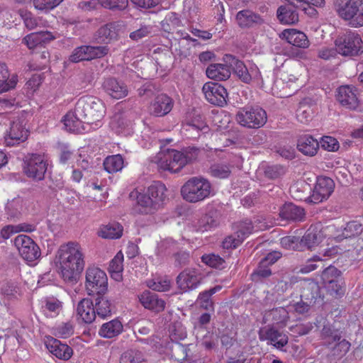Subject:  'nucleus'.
<instances>
[{
    "instance_id": "dca6fc26",
    "label": "nucleus",
    "mask_w": 363,
    "mask_h": 363,
    "mask_svg": "<svg viewBox=\"0 0 363 363\" xmlns=\"http://www.w3.org/2000/svg\"><path fill=\"white\" fill-rule=\"evenodd\" d=\"M202 91L206 100L211 104L218 106H223L226 104L228 92L221 84L207 82L203 86Z\"/></svg>"
},
{
    "instance_id": "5fc2aeb1",
    "label": "nucleus",
    "mask_w": 363,
    "mask_h": 363,
    "mask_svg": "<svg viewBox=\"0 0 363 363\" xmlns=\"http://www.w3.org/2000/svg\"><path fill=\"white\" fill-rule=\"evenodd\" d=\"M99 4L105 9L123 11L128 6V0H98Z\"/></svg>"
},
{
    "instance_id": "bb28decb",
    "label": "nucleus",
    "mask_w": 363,
    "mask_h": 363,
    "mask_svg": "<svg viewBox=\"0 0 363 363\" xmlns=\"http://www.w3.org/2000/svg\"><path fill=\"white\" fill-rule=\"evenodd\" d=\"M46 347L52 354L60 359L68 360L73 354L69 346L52 337L48 340Z\"/></svg>"
},
{
    "instance_id": "e433bc0d",
    "label": "nucleus",
    "mask_w": 363,
    "mask_h": 363,
    "mask_svg": "<svg viewBox=\"0 0 363 363\" xmlns=\"http://www.w3.org/2000/svg\"><path fill=\"white\" fill-rule=\"evenodd\" d=\"M17 84V76L10 77L8 68L5 64H0V93L13 89Z\"/></svg>"
},
{
    "instance_id": "f257e3e1",
    "label": "nucleus",
    "mask_w": 363,
    "mask_h": 363,
    "mask_svg": "<svg viewBox=\"0 0 363 363\" xmlns=\"http://www.w3.org/2000/svg\"><path fill=\"white\" fill-rule=\"evenodd\" d=\"M105 114L106 106L101 100L84 96L77 101L74 112L67 113L62 121L68 131L84 133L101 126Z\"/></svg>"
},
{
    "instance_id": "9d476101",
    "label": "nucleus",
    "mask_w": 363,
    "mask_h": 363,
    "mask_svg": "<svg viewBox=\"0 0 363 363\" xmlns=\"http://www.w3.org/2000/svg\"><path fill=\"white\" fill-rule=\"evenodd\" d=\"M336 51L343 56H357L363 52V43L355 33L347 32L335 40Z\"/></svg>"
},
{
    "instance_id": "13d9d810",
    "label": "nucleus",
    "mask_w": 363,
    "mask_h": 363,
    "mask_svg": "<svg viewBox=\"0 0 363 363\" xmlns=\"http://www.w3.org/2000/svg\"><path fill=\"white\" fill-rule=\"evenodd\" d=\"M201 260L203 263L213 268L223 269L225 267V260L217 255H204L202 256Z\"/></svg>"
},
{
    "instance_id": "2f4dec72",
    "label": "nucleus",
    "mask_w": 363,
    "mask_h": 363,
    "mask_svg": "<svg viewBox=\"0 0 363 363\" xmlns=\"http://www.w3.org/2000/svg\"><path fill=\"white\" fill-rule=\"evenodd\" d=\"M77 313L84 323H92L96 318L93 301L89 298H83L78 303Z\"/></svg>"
},
{
    "instance_id": "4468645a",
    "label": "nucleus",
    "mask_w": 363,
    "mask_h": 363,
    "mask_svg": "<svg viewBox=\"0 0 363 363\" xmlns=\"http://www.w3.org/2000/svg\"><path fill=\"white\" fill-rule=\"evenodd\" d=\"M14 245L22 258L28 262H33L40 257L38 245L28 235H19L14 239Z\"/></svg>"
},
{
    "instance_id": "20e7f679",
    "label": "nucleus",
    "mask_w": 363,
    "mask_h": 363,
    "mask_svg": "<svg viewBox=\"0 0 363 363\" xmlns=\"http://www.w3.org/2000/svg\"><path fill=\"white\" fill-rule=\"evenodd\" d=\"M167 189L161 182H155L137 196L136 211L142 214L154 213L162 205Z\"/></svg>"
},
{
    "instance_id": "423d86ee",
    "label": "nucleus",
    "mask_w": 363,
    "mask_h": 363,
    "mask_svg": "<svg viewBox=\"0 0 363 363\" xmlns=\"http://www.w3.org/2000/svg\"><path fill=\"white\" fill-rule=\"evenodd\" d=\"M211 191V184L207 179L203 177H194L182 186L181 194L185 201L196 203L208 198Z\"/></svg>"
},
{
    "instance_id": "f704fd0d",
    "label": "nucleus",
    "mask_w": 363,
    "mask_h": 363,
    "mask_svg": "<svg viewBox=\"0 0 363 363\" xmlns=\"http://www.w3.org/2000/svg\"><path fill=\"white\" fill-rule=\"evenodd\" d=\"M293 5L280 6L277 11V16L282 24L291 25L298 21V14L292 8Z\"/></svg>"
},
{
    "instance_id": "a878e982",
    "label": "nucleus",
    "mask_w": 363,
    "mask_h": 363,
    "mask_svg": "<svg viewBox=\"0 0 363 363\" xmlns=\"http://www.w3.org/2000/svg\"><path fill=\"white\" fill-rule=\"evenodd\" d=\"M319 147V142L311 135H303L298 139L297 148L305 155L310 157L315 155Z\"/></svg>"
},
{
    "instance_id": "4d7b16f0",
    "label": "nucleus",
    "mask_w": 363,
    "mask_h": 363,
    "mask_svg": "<svg viewBox=\"0 0 363 363\" xmlns=\"http://www.w3.org/2000/svg\"><path fill=\"white\" fill-rule=\"evenodd\" d=\"M252 224L255 231L264 230L274 224V220L269 218H267L263 215H259L254 218Z\"/></svg>"
},
{
    "instance_id": "338daca9",
    "label": "nucleus",
    "mask_w": 363,
    "mask_h": 363,
    "mask_svg": "<svg viewBox=\"0 0 363 363\" xmlns=\"http://www.w3.org/2000/svg\"><path fill=\"white\" fill-rule=\"evenodd\" d=\"M243 241V236L238 235L235 233L234 235H229L223 241V247L224 249H230L237 247Z\"/></svg>"
},
{
    "instance_id": "0e129e2a",
    "label": "nucleus",
    "mask_w": 363,
    "mask_h": 363,
    "mask_svg": "<svg viewBox=\"0 0 363 363\" xmlns=\"http://www.w3.org/2000/svg\"><path fill=\"white\" fill-rule=\"evenodd\" d=\"M123 255L121 252H118L110 262L109 272H122L123 269Z\"/></svg>"
},
{
    "instance_id": "c03bdc74",
    "label": "nucleus",
    "mask_w": 363,
    "mask_h": 363,
    "mask_svg": "<svg viewBox=\"0 0 363 363\" xmlns=\"http://www.w3.org/2000/svg\"><path fill=\"white\" fill-rule=\"evenodd\" d=\"M123 230V228L121 224L112 223L102 227L99 235L106 239H118L122 236Z\"/></svg>"
},
{
    "instance_id": "39448f33",
    "label": "nucleus",
    "mask_w": 363,
    "mask_h": 363,
    "mask_svg": "<svg viewBox=\"0 0 363 363\" xmlns=\"http://www.w3.org/2000/svg\"><path fill=\"white\" fill-rule=\"evenodd\" d=\"M323 345L330 350V356L340 359L350 350L351 344L343 338L342 332L330 325H324L320 332Z\"/></svg>"
},
{
    "instance_id": "a211bd4d",
    "label": "nucleus",
    "mask_w": 363,
    "mask_h": 363,
    "mask_svg": "<svg viewBox=\"0 0 363 363\" xmlns=\"http://www.w3.org/2000/svg\"><path fill=\"white\" fill-rule=\"evenodd\" d=\"M336 99L346 109L357 111L360 102L357 95V89L350 86H341L337 90Z\"/></svg>"
},
{
    "instance_id": "69168bd1",
    "label": "nucleus",
    "mask_w": 363,
    "mask_h": 363,
    "mask_svg": "<svg viewBox=\"0 0 363 363\" xmlns=\"http://www.w3.org/2000/svg\"><path fill=\"white\" fill-rule=\"evenodd\" d=\"M57 148L60 162L63 164H67L72 157V151L67 145L64 143H59Z\"/></svg>"
},
{
    "instance_id": "4be33fe9",
    "label": "nucleus",
    "mask_w": 363,
    "mask_h": 363,
    "mask_svg": "<svg viewBox=\"0 0 363 363\" xmlns=\"http://www.w3.org/2000/svg\"><path fill=\"white\" fill-rule=\"evenodd\" d=\"M235 21L241 28H251L261 26L264 23V18L257 13L249 9L238 11Z\"/></svg>"
},
{
    "instance_id": "79ce46f5",
    "label": "nucleus",
    "mask_w": 363,
    "mask_h": 363,
    "mask_svg": "<svg viewBox=\"0 0 363 363\" xmlns=\"http://www.w3.org/2000/svg\"><path fill=\"white\" fill-rule=\"evenodd\" d=\"M221 286L217 285L208 290H206L199 294L197 303L199 306L205 310H213V302L211 296L221 289Z\"/></svg>"
},
{
    "instance_id": "a18cd8bd",
    "label": "nucleus",
    "mask_w": 363,
    "mask_h": 363,
    "mask_svg": "<svg viewBox=\"0 0 363 363\" xmlns=\"http://www.w3.org/2000/svg\"><path fill=\"white\" fill-rule=\"evenodd\" d=\"M267 316L272 320L274 324L278 325L280 327L286 326L289 319L287 310L283 307L273 308L269 311Z\"/></svg>"
},
{
    "instance_id": "c85d7f7f",
    "label": "nucleus",
    "mask_w": 363,
    "mask_h": 363,
    "mask_svg": "<svg viewBox=\"0 0 363 363\" xmlns=\"http://www.w3.org/2000/svg\"><path fill=\"white\" fill-rule=\"evenodd\" d=\"M280 37L296 47L306 48L309 46V40L306 34L295 29L284 30Z\"/></svg>"
},
{
    "instance_id": "aec40b11",
    "label": "nucleus",
    "mask_w": 363,
    "mask_h": 363,
    "mask_svg": "<svg viewBox=\"0 0 363 363\" xmlns=\"http://www.w3.org/2000/svg\"><path fill=\"white\" fill-rule=\"evenodd\" d=\"M121 28L120 22H111L101 26L94 34V40L98 43H110L116 40Z\"/></svg>"
},
{
    "instance_id": "b1692460",
    "label": "nucleus",
    "mask_w": 363,
    "mask_h": 363,
    "mask_svg": "<svg viewBox=\"0 0 363 363\" xmlns=\"http://www.w3.org/2000/svg\"><path fill=\"white\" fill-rule=\"evenodd\" d=\"M28 130L21 122H13L10 127L8 135L5 138L7 146H13L24 142L28 138Z\"/></svg>"
},
{
    "instance_id": "72a5a7b5",
    "label": "nucleus",
    "mask_w": 363,
    "mask_h": 363,
    "mask_svg": "<svg viewBox=\"0 0 363 363\" xmlns=\"http://www.w3.org/2000/svg\"><path fill=\"white\" fill-rule=\"evenodd\" d=\"M323 234L319 228L311 225L301 238V244L306 247L307 249H312L318 245L323 241Z\"/></svg>"
},
{
    "instance_id": "6ab92c4d",
    "label": "nucleus",
    "mask_w": 363,
    "mask_h": 363,
    "mask_svg": "<svg viewBox=\"0 0 363 363\" xmlns=\"http://www.w3.org/2000/svg\"><path fill=\"white\" fill-rule=\"evenodd\" d=\"M259 337L262 341H268V344L273 345L278 350H281L288 344V335L274 326L262 328L259 331Z\"/></svg>"
},
{
    "instance_id": "1a4fd4ad",
    "label": "nucleus",
    "mask_w": 363,
    "mask_h": 363,
    "mask_svg": "<svg viewBox=\"0 0 363 363\" xmlns=\"http://www.w3.org/2000/svg\"><path fill=\"white\" fill-rule=\"evenodd\" d=\"M48 166V160L45 155L31 153L24 157L23 172L34 181L39 182L45 179Z\"/></svg>"
},
{
    "instance_id": "393cba45",
    "label": "nucleus",
    "mask_w": 363,
    "mask_h": 363,
    "mask_svg": "<svg viewBox=\"0 0 363 363\" xmlns=\"http://www.w3.org/2000/svg\"><path fill=\"white\" fill-rule=\"evenodd\" d=\"M105 92L115 99H121L128 95L127 86L115 78H108L103 84Z\"/></svg>"
},
{
    "instance_id": "680f3d73",
    "label": "nucleus",
    "mask_w": 363,
    "mask_h": 363,
    "mask_svg": "<svg viewBox=\"0 0 363 363\" xmlns=\"http://www.w3.org/2000/svg\"><path fill=\"white\" fill-rule=\"evenodd\" d=\"M18 13L21 18L23 19L25 26L28 29L33 30L37 26V19L30 11L25 9H19Z\"/></svg>"
},
{
    "instance_id": "864d4df0",
    "label": "nucleus",
    "mask_w": 363,
    "mask_h": 363,
    "mask_svg": "<svg viewBox=\"0 0 363 363\" xmlns=\"http://www.w3.org/2000/svg\"><path fill=\"white\" fill-rule=\"evenodd\" d=\"M362 230L363 227L361 223L357 221H351L347 223L342 230V235L345 238H350L359 235Z\"/></svg>"
},
{
    "instance_id": "de8ad7c7",
    "label": "nucleus",
    "mask_w": 363,
    "mask_h": 363,
    "mask_svg": "<svg viewBox=\"0 0 363 363\" xmlns=\"http://www.w3.org/2000/svg\"><path fill=\"white\" fill-rule=\"evenodd\" d=\"M345 282L343 278L340 279H335L333 282L324 284L328 294L334 298H340L345 294Z\"/></svg>"
},
{
    "instance_id": "4c0bfd02",
    "label": "nucleus",
    "mask_w": 363,
    "mask_h": 363,
    "mask_svg": "<svg viewBox=\"0 0 363 363\" xmlns=\"http://www.w3.org/2000/svg\"><path fill=\"white\" fill-rule=\"evenodd\" d=\"M123 325L118 319L112 320L102 325L99 334L104 338H112L123 331Z\"/></svg>"
},
{
    "instance_id": "c756f323",
    "label": "nucleus",
    "mask_w": 363,
    "mask_h": 363,
    "mask_svg": "<svg viewBox=\"0 0 363 363\" xmlns=\"http://www.w3.org/2000/svg\"><path fill=\"white\" fill-rule=\"evenodd\" d=\"M55 38V36L51 32L45 30L28 34L23 38V42L26 44L29 49H34L38 45L47 43Z\"/></svg>"
},
{
    "instance_id": "6e6552de",
    "label": "nucleus",
    "mask_w": 363,
    "mask_h": 363,
    "mask_svg": "<svg viewBox=\"0 0 363 363\" xmlns=\"http://www.w3.org/2000/svg\"><path fill=\"white\" fill-rule=\"evenodd\" d=\"M235 119L243 127L257 129L265 125L267 115L260 106H245L237 112Z\"/></svg>"
},
{
    "instance_id": "bf43d9fd",
    "label": "nucleus",
    "mask_w": 363,
    "mask_h": 363,
    "mask_svg": "<svg viewBox=\"0 0 363 363\" xmlns=\"http://www.w3.org/2000/svg\"><path fill=\"white\" fill-rule=\"evenodd\" d=\"M319 143L323 149L329 152H336L340 147L337 139L331 136H323Z\"/></svg>"
},
{
    "instance_id": "e2e57ef3",
    "label": "nucleus",
    "mask_w": 363,
    "mask_h": 363,
    "mask_svg": "<svg viewBox=\"0 0 363 363\" xmlns=\"http://www.w3.org/2000/svg\"><path fill=\"white\" fill-rule=\"evenodd\" d=\"M63 0H33L35 8L40 11H49L58 6Z\"/></svg>"
},
{
    "instance_id": "5701e85b",
    "label": "nucleus",
    "mask_w": 363,
    "mask_h": 363,
    "mask_svg": "<svg viewBox=\"0 0 363 363\" xmlns=\"http://www.w3.org/2000/svg\"><path fill=\"white\" fill-rule=\"evenodd\" d=\"M301 298L314 304L320 298V288L318 284L311 279H303L300 281Z\"/></svg>"
},
{
    "instance_id": "f03ea898",
    "label": "nucleus",
    "mask_w": 363,
    "mask_h": 363,
    "mask_svg": "<svg viewBox=\"0 0 363 363\" xmlns=\"http://www.w3.org/2000/svg\"><path fill=\"white\" fill-rule=\"evenodd\" d=\"M57 259L60 264L62 276L66 281H74L85 266L84 255L77 242H69L57 250Z\"/></svg>"
},
{
    "instance_id": "9b49d317",
    "label": "nucleus",
    "mask_w": 363,
    "mask_h": 363,
    "mask_svg": "<svg viewBox=\"0 0 363 363\" xmlns=\"http://www.w3.org/2000/svg\"><path fill=\"white\" fill-rule=\"evenodd\" d=\"M86 289L89 296L105 294L108 290L106 273L98 267H89L86 272Z\"/></svg>"
},
{
    "instance_id": "a19ab883",
    "label": "nucleus",
    "mask_w": 363,
    "mask_h": 363,
    "mask_svg": "<svg viewBox=\"0 0 363 363\" xmlns=\"http://www.w3.org/2000/svg\"><path fill=\"white\" fill-rule=\"evenodd\" d=\"M35 229L36 226L35 225L26 223L18 225H8L1 229V235L4 239L6 240L14 233L20 232L31 233L35 230Z\"/></svg>"
},
{
    "instance_id": "f8f14e48",
    "label": "nucleus",
    "mask_w": 363,
    "mask_h": 363,
    "mask_svg": "<svg viewBox=\"0 0 363 363\" xmlns=\"http://www.w3.org/2000/svg\"><path fill=\"white\" fill-rule=\"evenodd\" d=\"M224 60L230 65L233 73L242 82L250 84L252 80L258 81L261 79V74L257 66L247 67L243 62L231 55H225Z\"/></svg>"
},
{
    "instance_id": "7ed1b4c3",
    "label": "nucleus",
    "mask_w": 363,
    "mask_h": 363,
    "mask_svg": "<svg viewBox=\"0 0 363 363\" xmlns=\"http://www.w3.org/2000/svg\"><path fill=\"white\" fill-rule=\"evenodd\" d=\"M199 153V149L189 147L182 152L172 149L158 156V167L162 170L171 172H179L186 164L195 160Z\"/></svg>"
},
{
    "instance_id": "6e6d98bb",
    "label": "nucleus",
    "mask_w": 363,
    "mask_h": 363,
    "mask_svg": "<svg viewBox=\"0 0 363 363\" xmlns=\"http://www.w3.org/2000/svg\"><path fill=\"white\" fill-rule=\"evenodd\" d=\"M74 333V328L71 323H62L54 328V334L60 338H67Z\"/></svg>"
},
{
    "instance_id": "37998d69",
    "label": "nucleus",
    "mask_w": 363,
    "mask_h": 363,
    "mask_svg": "<svg viewBox=\"0 0 363 363\" xmlns=\"http://www.w3.org/2000/svg\"><path fill=\"white\" fill-rule=\"evenodd\" d=\"M103 164L107 172L113 174L122 170L124 167V160L121 155H113L108 156L104 160Z\"/></svg>"
},
{
    "instance_id": "49530a36",
    "label": "nucleus",
    "mask_w": 363,
    "mask_h": 363,
    "mask_svg": "<svg viewBox=\"0 0 363 363\" xmlns=\"http://www.w3.org/2000/svg\"><path fill=\"white\" fill-rule=\"evenodd\" d=\"M218 224L219 219L217 213L210 211L199 220V229L201 231H206L216 227Z\"/></svg>"
},
{
    "instance_id": "603ef678",
    "label": "nucleus",
    "mask_w": 363,
    "mask_h": 363,
    "mask_svg": "<svg viewBox=\"0 0 363 363\" xmlns=\"http://www.w3.org/2000/svg\"><path fill=\"white\" fill-rule=\"evenodd\" d=\"M323 264L320 257L317 255L308 259L306 262L300 266L298 272L301 274H308L319 267H323Z\"/></svg>"
},
{
    "instance_id": "09e8293b",
    "label": "nucleus",
    "mask_w": 363,
    "mask_h": 363,
    "mask_svg": "<svg viewBox=\"0 0 363 363\" xmlns=\"http://www.w3.org/2000/svg\"><path fill=\"white\" fill-rule=\"evenodd\" d=\"M210 174L216 178L225 179L228 178L230 173V167L226 164H213L211 166L209 170Z\"/></svg>"
},
{
    "instance_id": "2eb2a0df",
    "label": "nucleus",
    "mask_w": 363,
    "mask_h": 363,
    "mask_svg": "<svg viewBox=\"0 0 363 363\" xmlns=\"http://www.w3.org/2000/svg\"><path fill=\"white\" fill-rule=\"evenodd\" d=\"M109 48L106 46H89L82 45L76 48L71 55L69 61L72 62H79L84 60H91L95 58H101L108 54Z\"/></svg>"
},
{
    "instance_id": "774afa93",
    "label": "nucleus",
    "mask_w": 363,
    "mask_h": 363,
    "mask_svg": "<svg viewBox=\"0 0 363 363\" xmlns=\"http://www.w3.org/2000/svg\"><path fill=\"white\" fill-rule=\"evenodd\" d=\"M157 91L158 89L151 83H146L138 89V95L145 99L151 98Z\"/></svg>"
},
{
    "instance_id": "8fccbe9b",
    "label": "nucleus",
    "mask_w": 363,
    "mask_h": 363,
    "mask_svg": "<svg viewBox=\"0 0 363 363\" xmlns=\"http://www.w3.org/2000/svg\"><path fill=\"white\" fill-rule=\"evenodd\" d=\"M342 278L341 271L333 265H330L329 267H326L321 274V279L323 281V285L330 282H333L335 281V279L338 280Z\"/></svg>"
},
{
    "instance_id": "412c9836",
    "label": "nucleus",
    "mask_w": 363,
    "mask_h": 363,
    "mask_svg": "<svg viewBox=\"0 0 363 363\" xmlns=\"http://www.w3.org/2000/svg\"><path fill=\"white\" fill-rule=\"evenodd\" d=\"M173 100L167 94L157 95L149 106V112L151 115L162 117L166 116L172 109Z\"/></svg>"
},
{
    "instance_id": "3c124183",
    "label": "nucleus",
    "mask_w": 363,
    "mask_h": 363,
    "mask_svg": "<svg viewBox=\"0 0 363 363\" xmlns=\"http://www.w3.org/2000/svg\"><path fill=\"white\" fill-rule=\"evenodd\" d=\"M23 200L20 197L9 201L6 206V213L10 218H18L21 214Z\"/></svg>"
},
{
    "instance_id": "ea45409f",
    "label": "nucleus",
    "mask_w": 363,
    "mask_h": 363,
    "mask_svg": "<svg viewBox=\"0 0 363 363\" xmlns=\"http://www.w3.org/2000/svg\"><path fill=\"white\" fill-rule=\"evenodd\" d=\"M120 363H150L147 355L142 351L130 349L122 353Z\"/></svg>"
},
{
    "instance_id": "c9c22d12",
    "label": "nucleus",
    "mask_w": 363,
    "mask_h": 363,
    "mask_svg": "<svg viewBox=\"0 0 363 363\" xmlns=\"http://www.w3.org/2000/svg\"><path fill=\"white\" fill-rule=\"evenodd\" d=\"M97 296L94 305L96 315L97 314L102 318L110 316L115 308L114 305L107 297L104 296V294Z\"/></svg>"
},
{
    "instance_id": "f3484780",
    "label": "nucleus",
    "mask_w": 363,
    "mask_h": 363,
    "mask_svg": "<svg viewBox=\"0 0 363 363\" xmlns=\"http://www.w3.org/2000/svg\"><path fill=\"white\" fill-rule=\"evenodd\" d=\"M334 182L329 177H319L313 191V194L307 198V201L318 203L327 199L334 190Z\"/></svg>"
},
{
    "instance_id": "58836bf2",
    "label": "nucleus",
    "mask_w": 363,
    "mask_h": 363,
    "mask_svg": "<svg viewBox=\"0 0 363 363\" xmlns=\"http://www.w3.org/2000/svg\"><path fill=\"white\" fill-rule=\"evenodd\" d=\"M310 99H305L299 103L296 110V118L302 123H307L313 117L314 110Z\"/></svg>"
},
{
    "instance_id": "ddd939ff",
    "label": "nucleus",
    "mask_w": 363,
    "mask_h": 363,
    "mask_svg": "<svg viewBox=\"0 0 363 363\" xmlns=\"http://www.w3.org/2000/svg\"><path fill=\"white\" fill-rule=\"evenodd\" d=\"M203 279V274L199 269L186 268L178 274L176 284L181 293H186L197 289Z\"/></svg>"
},
{
    "instance_id": "473e14b6",
    "label": "nucleus",
    "mask_w": 363,
    "mask_h": 363,
    "mask_svg": "<svg viewBox=\"0 0 363 363\" xmlns=\"http://www.w3.org/2000/svg\"><path fill=\"white\" fill-rule=\"evenodd\" d=\"M230 65L211 64L206 69V75L208 78L216 81L228 79L231 74Z\"/></svg>"
},
{
    "instance_id": "cd10ccee",
    "label": "nucleus",
    "mask_w": 363,
    "mask_h": 363,
    "mask_svg": "<svg viewBox=\"0 0 363 363\" xmlns=\"http://www.w3.org/2000/svg\"><path fill=\"white\" fill-rule=\"evenodd\" d=\"M141 304L149 310L156 313L162 311L165 308V302L153 292H143L139 297Z\"/></svg>"
},
{
    "instance_id": "052dcab7",
    "label": "nucleus",
    "mask_w": 363,
    "mask_h": 363,
    "mask_svg": "<svg viewBox=\"0 0 363 363\" xmlns=\"http://www.w3.org/2000/svg\"><path fill=\"white\" fill-rule=\"evenodd\" d=\"M286 172L285 167L280 164L267 166L264 169V175L270 179H275L284 175Z\"/></svg>"
},
{
    "instance_id": "0eeeda50",
    "label": "nucleus",
    "mask_w": 363,
    "mask_h": 363,
    "mask_svg": "<svg viewBox=\"0 0 363 363\" xmlns=\"http://www.w3.org/2000/svg\"><path fill=\"white\" fill-rule=\"evenodd\" d=\"M338 16L355 28L363 26V0H334Z\"/></svg>"
},
{
    "instance_id": "7c9ffc66",
    "label": "nucleus",
    "mask_w": 363,
    "mask_h": 363,
    "mask_svg": "<svg viewBox=\"0 0 363 363\" xmlns=\"http://www.w3.org/2000/svg\"><path fill=\"white\" fill-rule=\"evenodd\" d=\"M305 215L303 208L291 203L284 204L279 211V216L282 219L296 222L303 220Z\"/></svg>"
}]
</instances>
